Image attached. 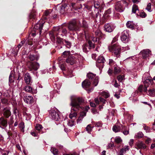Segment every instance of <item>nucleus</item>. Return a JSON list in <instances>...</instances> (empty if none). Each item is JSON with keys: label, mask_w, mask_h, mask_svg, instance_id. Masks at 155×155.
I'll return each mask as SVG.
<instances>
[{"label": "nucleus", "mask_w": 155, "mask_h": 155, "mask_svg": "<svg viewBox=\"0 0 155 155\" xmlns=\"http://www.w3.org/2000/svg\"><path fill=\"white\" fill-rule=\"evenodd\" d=\"M70 105L71 106V112L69 115V117L72 119L77 115L76 112L80 108L82 109L81 104L83 102L82 98L73 95L71 97Z\"/></svg>", "instance_id": "obj_1"}, {"label": "nucleus", "mask_w": 155, "mask_h": 155, "mask_svg": "<svg viewBox=\"0 0 155 155\" xmlns=\"http://www.w3.org/2000/svg\"><path fill=\"white\" fill-rule=\"evenodd\" d=\"M108 49L110 51L113 53L117 57H119L121 51V48L120 46L117 43L108 46Z\"/></svg>", "instance_id": "obj_2"}, {"label": "nucleus", "mask_w": 155, "mask_h": 155, "mask_svg": "<svg viewBox=\"0 0 155 155\" xmlns=\"http://www.w3.org/2000/svg\"><path fill=\"white\" fill-rule=\"evenodd\" d=\"M80 23L79 21H76L74 19L70 21L68 24V28L70 31H77L79 29V23Z\"/></svg>", "instance_id": "obj_3"}, {"label": "nucleus", "mask_w": 155, "mask_h": 155, "mask_svg": "<svg viewBox=\"0 0 155 155\" xmlns=\"http://www.w3.org/2000/svg\"><path fill=\"white\" fill-rule=\"evenodd\" d=\"M127 5V2L124 0L117 2L115 6L116 11L119 12H122L125 9V6Z\"/></svg>", "instance_id": "obj_4"}, {"label": "nucleus", "mask_w": 155, "mask_h": 155, "mask_svg": "<svg viewBox=\"0 0 155 155\" xmlns=\"http://www.w3.org/2000/svg\"><path fill=\"white\" fill-rule=\"evenodd\" d=\"M27 66L30 71H36L38 69L40 66L39 64L37 62H28L27 63Z\"/></svg>", "instance_id": "obj_5"}, {"label": "nucleus", "mask_w": 155, "mask_h": 155, "mask_svg": "<svg viewBox=\"0 0 155 155\" xmlns=\"http://www.w3.org/2000/svg\"><path fill=\"white\" fill-rule=\"evenodd\" d=\"M87 76L89 79H93V84L94 86L97 85L98 83V78L95 76V74L91 73H89L87 74Z\"/></svg>", "instance_id": "obj_6"}, {"label": "nucleus", "mask_w": 155, "mask_h": 155, "mask_svg": "<svg viewBox=\"0 0 155 155\" xmlns=\"http://www.w3.org/2000/svg\"><path fill=\"white\" fill-rule=\"evenodd\" d=\"M44 23H41L40 22L38 23L35 25L34 27L33 31H34L37 32V33L39 32L40 34L41 33V31L43 25L44 24Z\"/></svg>", "instance_id": "obj_7"}, {"label": "nucleus", "mask_w": 155, "mask_h": 155, "mask_svg": "<svg viewBox=\"0 0 155 155\" xmlns=\"http://www.w3.org/2000/svg\"><path fill=\"white\" fill-rule=\"evenodd\" d=\"M56 16V15L52 16V12L51 10H49L46 11L44 12V14L43 16V18H44L45 19H47L51 18H55Z\"/></svg>", "instance_id": "obj_8"}, {"label": "nucleus", "mask_w": 155, "mask_h": 155, "mask_svg": "<svg viewBox=\"0 0 155 155\" xmlns=\"http://www.w3.org/2000/svg\"><path fill=\"white\" fill-rule=\"evenodd\" d=\"M105 61V59L103 56H99L97 60V63H96L97 66L99 67V68H102L104 66V63Z\"/></svg>", "instance_id": "obj_9"}, {"label": "nucleus", "mask_w": 155, "mask_h": 155, "mask_svg": "<svg viewBox=\"0 0 155 155\" xmlns=\"http://www.w3.org/2000/svg\"><path fill=\"white\" fill-rule=\"evenodd\" d=\"M3 116L6 118H8L11 115L10 108L9 107L4 108L2 111Z\"/></svg>", "instance_id": "obj_10"}, {"label": "nucleus", "mask_w": 155, "mask_h": 155, "mask_svg": "<svg viewBox=\"0 0 155 155\" xmlns=\"http://www.w3.org/2000/svg\"><path fill=\"white\" fill-rule=\"evenodd\" d=\"M140 54L144 59H145L151 54V51L148 49H144L142 51Z\"/></svg>", "instance_id": "obj_11"}, {"label": "nucleus", "mask_w": 155, "mask_h": 155, "mask_svg": "<svg viewBox=\"0 0 155 155\" xmlns=\"http://www.w3.org/2000/svg\"><path fill=\"white\" fill-rule=\"evenodd\" d=\"M23 99L25 103L28 104H31L34 102V98L31 96H25Z\"/></svg>", "instance_id": "obj_12"}, {"label": "nucleus", "mask_w": 155, "mask_h": 155, "mask_svg": "<svg viewBox=\"0 0 155 155\" xmlns=\"http://www.w3.org/2000/svg\"><path fill=\"white\" fill-rule=\"evenodd\" d=\"M51 115L52 119L56 121H58V119L59 118L58 114L55 110H52L51 111Z\"/></svg>", "instance_id": "obj_13"}, {"label": "nucleus", "mask_w": 155, "mask_h": 155, "mask_svg": "<svg viewBox=\"0 0 155 155\" xmlns=\"http://www.w3.org/2000/svg\"><path fill=\"white\" fill-rule=\"evenodd\" d=\"M128 34L127 31H124L122 33V35L121 37V39L122 41L126 42L128 41Z\"/></svg>", "instance_id": "obj_14"}, {"label": "nucleus", "mask_w": 155, "mask_h": 155, "mask_svg": "<svg viewBox=\"0 0 155 155\" xmlns=\"http://www.w3.org/2000/svg\"><path fill=\"white\" fill-rule=\"evenodd\" d=\"M114 27L109 23L106 24L104 26V29L107 32H111L113 30Z\"/></svg>", "instance_id": "obj_15"}, {"label": "nucleus", "mask_w": 155, "mask_h": 155, "mask_svg": "<svg viewBox=\"0 0 155 155\" xmlns=\"http://www.w3.org/2000/svg\"><path fill=\"white\" fill-rule=\"evenodd\" d=\"M66 61L67 63L72 65L75 63L76 60L74 57L71 56L68 57L66 59Z\"/></svg>", "instance_id": "obj_16"}, {"label": "nucleus", "mask_w": 155, "mask_h": 155, "mask_svg": "<svg viewBox=\"0 0 155 155\" xmlns=\"http://www.w3.org/2000/svg\"><path fill=\"white\" fill-rule=\"evenodd\" d=\"M24 80L27 84H29L32 82L31 78L29 73H26L25 74Z\"/></svg>", "instance_id": "obj_17"}, {"label": "nucleus", "mask_w": 155, "mask_h": 155, "mask_svg": "<svg viewBox=\"0 0 155 155\" xmlns=\"http://www.w3.org/2000/svg\"><path fill=\"white\" fill-rule=\"evenodd\" d=\"M0 125L4 127H7L8 125L7 120L4 117H1L0 118Z\"/></svg>", "instance_id": "obj_18"}, {"label": "nucleus", "mask_w": 155, "mask_h": 155, "mask_svg": "<svg viewBox=\"0 0 155 155\" xmlns=\"http://www.w3.org/2000/svg\"><path fill=\"white\" fill-rule=\"evenodd\" d=\"M85 38L86 40L88 41V43L89 45V46L90 48H94L95 47L94 45L90 41L91 38L89 36V35L85 34Z\"/></svg>", "instance_id": "obj_19"}, {"label": "nucleus", "mask_w": 155, "mask_h": 155, "mask_svg": "<svg viewBox=\"0 0 155 155\" xmlns=\"http://www.w3.org/2000/svg\"><path fill=\"white\" fill-rule=\"evenodd\" d=\"M54 29L55 31H56L54 33V34L56 35V37L59 36L62 37L64 35L59 27H57L55 28Z\"/></svg>", "instance_id": "obj_20"}, {"label": "nucleus", "mask_w": 155, "mask_h": 155, "mask_svg": "<svg viewBox=\"0 0 155 155\" xmlns=\"http://www.w3.org/2000/svg\"><path fill=\"white\" fill-rule=\"evenodd\" d=\"M129 149L128 146H125L120 150L119 153V155H123L127 151L129 150Z\"/></svg>", "instance_id": "obj_21"}, {"label": "nucleus", "mask_w": 155, "mask_h": 155, "mask_svg": "<svg viewBox=\"0 0 155 155\" xmlns=\"http://www.w3.org/2000/svg\"><path fill=\"white\" fill-rule=\"evenodd\" d=\"M137 146L139 149H144L146 148V146L142 142L139 141L136 144Z\"/></svg>", "instance_id": "obj_22"}, {"label": "nucleus", "mask_w": 155, "mask_h": 155, "mask_svg": "<svg viewBox=\"0 0 155 155\" xmlns=\"http://www.w3.org/2000/svg\"><path fill=\"white\" fill-rule=\"evenodd\" d=\"M58 60L59 61V67L61 70H64L65 68V61H62L61 58H59Z\"/></svg>", "instance_id": "obj_23"}, {"label": "nucleus", "mask_w": 155, "mask_h": 155, "mask_svg": "<svg viewBox=\"0 0 155 155\" xmlns=\"http://www.w3.org/2000/svg\"><path fill=\"white\" fill-rule=\"evenodd\" d=\"M91 84L90 82L88 80H85L84 81L82 84V86L85 88H88L89 87Z\"/></svg>", "instance_id": "obj_24"}, {"label": "nucleus", "mask_w": 155, "mask_h": 155, "mask_svg": "<svg viewBox=\"0 0 155 155\" xmlns=\"http://www.w3.org/2000/svg\"><path fill=\"white\" fill-rule=\"evenodd\" d=\"M104 5V4L102 3L101 4L99 1H95L94 2V7L96 8H98L100 7L102 8Z\"/></svg>", "instance_id": "obj_25"}, {"label": "nucleus", "mask_w": 155, "mask_h": 155, "mask_svg": "<svg viewBox=\"0 0 155 155\" xmlns=\"http://www.w3.org/2000/svg\"><path fill=\"white\" fill-rule=\"evenodd\" d=\"M122 131L123 134L125 135H127L129 134V130L126 127L122 126Z\"/></svg>", "instance_id": "obj_26"}, {"label": "nucleus", "mask_w": 155, "mask_h": 155, "mask_svg": "<svg viewBox=\"0 0 155 155\" xmlns=\"http://www.w3.org/2000/svg\"><path fill=\"white\" fill-rule=\"evenodd\" d=\"M126 25L127 28L133 29L134 27V25L132 21H128L126 23Z\"/></svg>", "instance_id": "obj_27"}, {"label": "nucleus", "mask_w": 155, "mask_h": 155, "mask_svg": "<svg viewBox=\"0 0 155 155\" xmlns=\"http://www.w3.org/2000/svg\"><path fill=\"white\" fill-rule=\"evenodd\" d=\"M78 3H72L71 4V6L72 8H73L75 10L79 9L82 8V6L80 4V7H78Z\"/></svg>", "instance_id": "obj_28"}, {"label": "nucleus", "mask_w": 155, "mask_h": 155, "mask_svg": "<svg viewBox=\"0 0 155 155\" xmlns=\"http://www.w3.org/2000/svg\"><path fill=\"white\" fill-rule=\"evenodd\" d=\"M148 94L151 96H155V89L153 88L149 90L148 91Z\"/></svg>", "instance_id": "obj_29"}, {"label": "nucleus", "mask_w": 155, "mask_h": 155, "mask_svg": "<svg viewBox=\"0 0 155 155\" xmlns=\"http://www.w3.org/2000/svg\"><path fill=\"white\" fill-rule=\"evenodd\" d=\"M83 50L85 52H87L88 51L90 48L87 44H84L82 46Z\"/></svg>", "instance_id": "obj_30"}, {"label": "nucleus", "mask_w": 155, "mask_h": 155, "mask_svg": "<svg viewBox=\"0 0 155 155\" xmlns=\"http://www.w3.org/2000/svg\"><path fill=\"white\" fill-rule=\"evenodd\" d=\"M100 94L106 98H108L110 97L109 94L107 92L103 91L100 93Z\"/></svg>", "instance_id": "obj_31"}, {"label": "nucleus", "mask_w": 155, "mask_h": 155, "mask_svg": "<svg viewBox=\"0 0 155 155\" xmlns=\"http://www.w3.org/2000/svg\"><path fill=\"white\" fill-rule=\"evenodd\" d=\"M95 34L96 36V37L100 39V37L102 36V34L101 31L99 30H97L95 31Z\"/></svg>", "instance_id": "obj_32"}, {"label": "nucleus", "mask_w": 155, "mask_h": 155, "mask_svg": "<svg viewBox=\"0 0 155 155\" xmlns=\"http://www.w3.org/2000/svg\"><path fill=\"white\" fill-rule=\"evenodd\" d=\"M143 136V134L141 132H139L135 134L134 137L138 139H140Z\"/></svg>", "instance_id": "obj_33"}, {"label": "nucleus", "mask_w": 155, "mask_h": 155, "mask_svg": "<svg viewBox=\"0 0 155 155\" xmlns=\"http://www.w3.org/2000/svg\"><path fill=\"white\" fill-rule=\"evenodd\" d=\"M79 28L80 27H82L85 28H87L88 27V25L87 23V22L84 20H83L82 21V24L81 25V23H79Z\"/></svg>", "instance_id": "obj_34"}, {"label": "nucleus", "mask_w": 155, "mask_h": 155, "mask_svg": "<svg viewBox=\"0 0 155 155\" xmlns=\"http://www.w3.org/2000/svg\"><path fill=\"white\" fill-rule=\"evenodd\" d=\"M113 130L115 132L119 131L120 130V127L119 126H114L112 128Z\"/></svg>", "instance_id": "obj_35"}, {"label": "nucleus", "mask_w": 155, "mask_h": 155, "mask_svg": "<svg viewBox=\"0 0 155 155\" xmlns=\"http://www.w3.org/2000/svg\"><path fill=\"white\" fill-rule=\"evenodd\" d=\"M24 90L28 92L31 93L32 91V88L31 86L27 85L25 87Z\"/></svg>", "instance_id": "obj_36"}, {"label": "nucleus", "mask_w": 155, "mask_h": 155, "mask_svg": "<svg viewBox=\"0 0 155 155\" xmlns=\"http://www.w3.org/2000/svg\"><path fill=\"white\" fill-rule=\"evenodd\" d=\"M114 141L117 143H120L122 142V140L120 137L118 136L115 137Z\"/></svg>", "instance_id": "obj_37"}, {"label": "nucleus", "mask_w": 155, "mask_h": 155, "mask_svg": "<svg viewBox=\"0 0 155 155\" xmlns=\"http://www.w3.org/2000/svg\"><path fill=\"white\" fill-rule=\"evenodd\" d=\"M137 11H139L137 6L135 5H134L132 7V12L134 13H136V12Z\"/></svg>", "instance_id": "obj_38"}, {"label": "nucleus", "mask_w": 155, "mask_h": 155, "mask_svg": "<svg viewBox=\"0 0 155 155\" xmlns=\"http://www.w3.org/2000/svg\"><path fill=\"white\" fill-rule=\"evenodd\" d=\"M63 43L65 45H66L67 47L68 48H70L71 46V42L65 40H63Z\"/></svg>", "instance_id": "obj_39"}, {"label": "nucleus", "mask_w": 155, "mask_h": 155, "mask_svg": "<svg viewBox=\"0 0 155 155\" xmlns=\"http://www.w3.org/2000/svg\"><path fill=\"white\" fill-rule=\"evenodd\" d=\"M19 127L21 131L24 132V128H25V125L24 123L23 122H21L19 124Z\"/></svg>", "instance_id": "obj_40"}, {"label": "nucleus", "mask_w": 155, "mask_h": 155, "mask_svg": "<svg viewBox=\"0 0 155 155\" xmlns=\"http://www.w3.org/2000/svg\"><path fill=\"white\" fill-rule=\"evenodd\" d=\"M59 28L61 29L62 31V32L63 34L64 35H65L67 34V32L66 29L62 26L60 27Z\"/></svg>", "instance_id": "obj_41"}, {"label": "nucleus", "mask_w": 155, "mask_h": 155, "mask_svg": "<svg viewBox=\"0 0 155 155\" xmlns=\"http://www.w3.org/2000/svg\"><path fill=\"white\" fill-rule=\"evenodd\" d=\"M146 9L149 12H150L152 11L151 10V3H147Z\"/></svg>", "instance_id": "obj_42"}, {"label": "nucleus", "mask_w": 155, "mask_h": 155, "mask_svg": "<svg viewBox=\"0 0 155 155\" xmlns=\"http://www.w3.org/2000/svg\"><path fill=\"white\" fill-rule=\"evenodd\" d=\"M51 152L54 155H57L58 154V151L54 147H51Z\"/></svg>", "instance_id": "obj_43"}, {"label": "nucleus", "mask_w": 155, "mask_h": 155, "mask_svg": "<svg viewBox=\"0 0 155 155\" xmlns=\"http://www.w3.org/2000/svg\"><path fill=\"white\" fill-rule=\"evenodd\" d=\"M111 12V9L110 8L107 10L104 13L105 17H107L109 16V15Z\"/></svg>", "instance_id": "obj_44"}, {"label": "nucleus", "mask_w": 155, "mask_h": 155, "mask_svg": "<svg viewBox=\"0 0 155 155\" xmlns=\"http://www.w3.org/2000/svg\"><path fill=\"white\" fill-rule=\"evenodd\" d=\"M94 127H91L90 124L88 125L87 127L86 128V129L88 132L90 133L92 130V128Z\"/></svg>", "instance_id": "obj_45"}, {"label": "nucleus", "mask_w": 155, "mask_h": 155, "mask_svg": "<svg viewBox=\"0 0 155 155\" xmlns=\"http://www.w3.org/2000/svg\"><path fill=\"white\" fill-rule=\"evenodd\" d=\"M74 122L72 120H69L68 123V125L70 127H72L74 125Z\"/></svg>", "instance_id": "obj_46"}, {"label": "nucleus", "mask_w": 155, "mask_h": 155, "mask_svg": "<svg viewBox=\"0 0 155 155\" xmlns=\"http://www.w3.org/2000/svg\"><path fill=\"white\" fill-rule=\"evenodd\" d=\"M70 54V52L69 51H65L62 54V56L64 57H65L66 56L69 55Z\"/></svg>", "instance_id": "obj_47"}, {"label": "nucleus", "mask_w": 155, "mask_h": 155, "mask_svg": "<svg viewBox=\"0 0 155 155\" xmlns=\"http://www.w3.org/2000/svg\"><path fill=\"white\" fill-rule=\"evenodd\" d=\"M117 79L120 82H121L124 79V76L119 75L117 77Z\"/></svg>", "instance_id": "obj_48"}, {"label": "nucleus", "mask_w": 155, "mask_h": 155, "mask_svg": "<svg viewBox=\"0 0 155 155\" xmlns=\"http://www.w3.org/2000/svg\"><path fill=\"white\" fill-rule=\"evenodd\" d=\"M14 74L11 73L9 76V81L12 82L13 81L14 79Z\"/></svg>", "instance_id": "obj_49"}, {"label": "nucleus", "mask_w": 155, "mask_h": 155, "mask_svg": "<svg viewBox=\"0 0 155 155\" xmlns=\"http://www.w3.org/2000/svg\"><path fill=\"white\" fill-rule=\"evenodd\" d=\"M57 41L58 43H63V41L64 40L61 38L60 36H57Z\"/></svg>", "instance_id": "obj_50"}, {"label": "nucleus", "mask_w": 155, "mask_h": 155, "mask_svg": "<svg viewBox=\"0 0 155 155\" xmlns=\"http://www.w3.org/2000/svg\"><path fill=\"white\" fill-rule=\"evenodd\" d=\"M35 128L36 130L39 131L42 128V127L41 125L38 124L35 126Z\"/></svg>", "instance_id": "obj_51"}, {"label": "nucleus", "mask_w": 155, "mask_h": 155, "mask_svg": "<svg viewBox=\"0 0 155 155\" xmlns=\"http://www.w3.org/2000/svg\"><path fill=\"white\" fill-rule=\"evenodd\" d=\"M140 16L141 18H145L147 16V14L144 12H141L140 13Z\"/></svg>", "instance_id": "obj_52"}, {"label": "nucleus", "mask_w": 155, "mask_h": 155, "mask_svg": "<svg viewBox=\"0 0 155 155\" xmlns=\"http://www.w3.org/2000/svg\"><path fill=\"white\" fill-rule=\"evenodd\" d=\"M29 58L31 61H34L36 59V57L33 55H30Z\"/></svg>", "instance_id": "obj_53"}, {"label": "nucleus", "mask_w": 155, "mask_h": 155, "mask_svg": "<svg viewBox=\"0 0 155 155\" xmlns=\"http://www.w3.org/2000/svg\"><path fill=\"white\" fill-rule=\"evenodd\" d=\"M36 14L34 13L33 12L31 13V15H30V18H33V19H35Z\"/></svg>", "instance_id": "obj_54"}, {"label": "nucleus", "mask_w": 155, "mask_h": 155, "mask_svg": "<svg viewBox=\"0 0 155 155\" xmlns=\"http://www.w3.org/2000/svg\"><path fill=\"white\" fill-rule=\"evenodd\" d=\"M144 129L146 130L147 132H149L150 131V129L149 128V127L146 126L144 125L143 126Z\"/></svg>", "instance_id": "obj_55"}, {"label": "nucleus", "mask_w": 155, "mask_h": 155, "mask_svg": "<svg viewBox=\"0 0 155 155\" xmlns=\"http://www.w3.org/2000/svg\"><path fill=\"white\" fill-rule=\"evenodd\" d=\"M120 72L119 68L117 67H115L114 68V73L117 74Z\"/></svg>", "instance_id": "obj_56"}, {"label": "nucleus", "mask_w": 155, "mask_h": 155, "mask_svg": "<svg viewBox=\"0 0 155 155\" xmlns=\"http://www.w3.org/2000/svg\"><path fill=\"white\" fill-rule=\"evenodd\" d=\"M83 118V117L79 116V117L78 118V119L77 120V123L78 124L80 123L81 122V121L82 120Z\"/></svg>", "instance_id": "obj_57"}, {"label": "nucleus", "mask_w": 155, "mask_h": 155, "mask_svg": "<svg viewBox=\"0 0 155 155\" xmlns=\"http://www.w3.org/2000/svg\"><path fill=\"white\" fill-rule=\"evenodd\" d=\"M102 126V124L101 122H98L96 123L95 126L97 127H99Z\"/></svg>", "instance_id": "obj_58"}, {"label": "nucleus", "mask_w": 155, "mask_h": 155, "mask_svg": "<svg viewBox=\"0 0 155 155\" xmlns=\"http://www.w3.org/2000/svg\"><path fill=\"white\" fill-rule=\"evenodd\" d=\"M86 115V112H83L81 113L80 114V117H83H83L84 116H85Z\"/></svg>", "instance_id": "obj_59"}, {"label": "nucleus", "mask_w": 155, "mask_h": 155, "mask_svg": "<svg viewBox=\"0 0 155 155\" xmlns=\"http://www.w3.org/2000/svg\"><path fill=\"white\" fill-rule=\"evenodd\" d=\"M114 61L112 59H110L109 62V64L110 65H111L113 64H114Z\"/></svg>", "instance_id": "obj_60"}, {"label": "nucleus", "mask_w": 155, "mask_h": 155, "mask_svg": "<svg viewBox=\"0 0 155 155\" xmlns=\"http://www.w3.org/2000/svg\"><path fill=\"white\" fill-rule=\"evenodd\" d=\"M99 99L100 100V102H101L103 103V104H105V102H106V101L104 98H103L101 97H100L99 98Z\"/></svg>", "instance_id": "obj_61"}, {"label": "nucleus", "mask_w": 155, "mask_h": 155, "mask_svg": "<svg viewBox=\"0 0 155 155\" xmlns=\"http://www.w3.org/2000/svg\"><path fill=\"white\" fill-rule=\"evenodd\" d=\"M151 140L150 138H148L145 140V143L147 144H148L151 142Z\"/></svg>", "instance_id": "obj_62"}, {"label": "nucleus", "mask_w": 155, "mask_h": 155, "mask_svg": "<svg viewBox=\"0 0 155 155\" xmlns=\"http://www.w3.org/2000/svg\"><path fill=\"white\" fill-rule=\"evenodd\" d=\"M134 142V140L131 139L130 140V141L129 142V145L131 147L132 146Z\"/></svg>", "instance_id": "obj_63"}, {"label": "nucleus", "mask_w": 155, "mask_h": 155, "mask_svg": "<svg viewBox=\"0 0 155 155\" xmlns=\"http://www.w3.org/2000/svg\"><path fill=\"white\" fill-rule=\"evenodd\" d=\"M91 39L94 42H96L97 41V37H91Z\"/></svg>", "instance_id": "obj_64"}]
</instances>
